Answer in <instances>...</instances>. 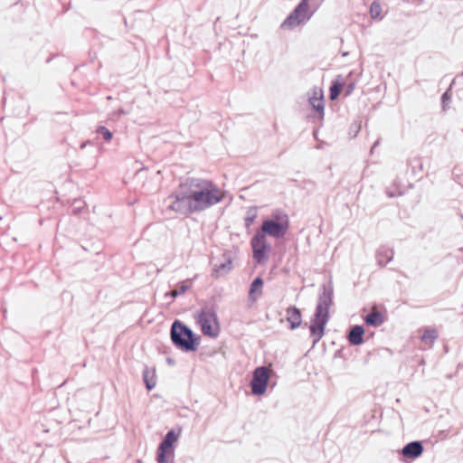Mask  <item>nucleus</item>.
Wrapping results in <instances>:
<instances>
[{
    "mask_svg": "<svg viewBox=\"0 0 463 463\" xmlns=\"http://www.w3.org/2000/svg\"><path fill=\"white\" fill-rule=\"evenodd\" d=\"M181 433V430H175L172 429L167 431L165 436L163 438L162 442L174 446L175 442L177 441Z\"/></svg>",
    "mask_w": 463,
    "mask_h": 463,
    "instance_id": "obj_19",
    "label": "nucleus"
},
{
    "mask_svg": "<svg viewBox=\"0 0 463 463\" xmlns=\"http://www.w3.org/2000/svg\"><path fill=\"white\" fill-rule=\"evenodd\" d=\"M263 284H264V282H263V279H261V277H257L252 280V282L250 286V290H249L250 298H251L252 300H255V298H253V295L256 293L261 294Z\"/></svg>",
    "mask_w": 463,
    "mask_h": 463,
    "instance_id": "obj_18",
    "label": "nucleus"
},
{
    "mask_svg": "<svg viewBox=\"0 0 463 463\" xmlns=\"http://www.w3.org/2000/svg\"><path fill=\"white\" fill-rule=\"evenodd\" d=\"M343 90V84L338 80H334L329 89V98L335 100L338 98Z\"/></svg>",
    "mask_w": 463,
    "mask_h": 463,
    "instance_id": "obj_20",
    "label": "nucleus"
},
{
    "mask_svg": "<svg viewBox=\"0 0 463 463\" xmlns=\"http://www.w3.org/2000/svg\"><path fill=\"white\" fill-rule=\"evenodd\" d=\"M222 262L214 264L212 276L214 278H220L226 275L232 269V261L234 259V253L231 250L224 251L222 255Z\"/></svg>",
    "mask_w": 463,
    "mask_h": 463,
    "instance_id": "obj_9",
    "label": "nucleus"
},
{
    "mask_svg": "<svg viewBox=\"0 0 463 463\" xmlns=\"http://www.w3.org/2000/svg\"><path fill=\"white\" fill-rule=\"evenodd\" d=\"M128 112L125 111L123 109H118L117 111L114 112V115L117 117H119L121 115H126Z\"/></svg>",
    "mask_w": 463,
    "mask_h": 463,
    "instance_id": "obj_25",
    "label": "nucleus"
},
{
    "mask_svg": "<svg viewBox=\"0 0 463 463\" xmlns=\"http://www.w3.org/2000/svg\"><path fill=\"white\" fill-rule=\"evenodd\" d=\"M309 103L313 109L319 114V118L324 117V95L321 89L315 88L313 90V95L309 97Z\"/></svg>",
    "mask_w": 463,
    "mask_h": 463,
    "instance_id": "obj_11",
    "label": "nucleus"
},
{
    "mask_svg": "<svg viewBox=\"0 0 463 463\" xmlns=\"http://www.w3.org/2000/svg\"><path fill=\"white\" fill-rule=\"evenodd\" d=\"M255 218H256L255 214H252L251 216H247L245 218V225H246V227H250L252 224V222H254Z\"/></svg>",
    "mask_w": 463,
    "mask_h": 463,
    "instance_id": "obj_24",
    "label": "nucleus"
},
{
    "mask_svg": "<svg viewBox=\"0 0 463 463\" xmlns=\"http://www.w3.org/2000/svg\"><path fill=\"white\" fill-rule=\"evenodd\" d=\"M96 133L107 142L110 141L113 137V133L105 126H99L96 129Z\"/></svg>",
    "mask_w": 463,
    "mask_h": 463,
    "instance_id": "obj_23",
    "label": "nucleus"
},
{
    "mask_svg": "<svg viewBox=\"0 0 463 463\" xmlns=\"http://www.w3.org/2000/svg\"><path fill=\"white\" fill-rule=\"evenodd\" d=\"M250 245L252 248L253 259L257 263L262 264L269 260L271 245L268 243L264 233H259L257 232L251 238Z\"/></svg>",
    "mask_w": 463,
    "mask_h": 463,
    "instance_id": "obj_7",
    "label": "nucleus"
},
{
    "mask_svg": "<svg viewBox=\"0 0 463 463\" xmlns=\"http://www.w3.org/2000/svg\"><path fill=\"white\" fill-rule=\"evenodd\" d=\"M364 329L361 326H354L349 332V342L353 345H360L363 343V335Z\"/></svg>",
    "mask_w": 463,
    "mask_h": 463,
    "instance_id": "obj_17",
    "label": "nucleus"
},
{
    "mask_svg": "<svg viewBox=\"0 0 463 463\" xmlns=\"http://www.w3.org/2000/svg\"><path fill=\"white\" fill-rule=\"evenodd\" d=\"M420 339L428 347H431L439 336L438 330L434 327H424L420 329Z\"/></svg>",
    "mask_w": 463,
    "mask_h": 463,
    "instance_id": "obj_13",
    "label": "nucleus"
},
{
    "mask_svg": "<svg viewBox=\"0 0 463 463\" xmlns=\"http://www.w3.org/2000/svg\"><path fill=\"white\" fill-rule=\"evenodd\" d=\"M189 287L190 286L186 282H182L175 289L171 290L170 292H167L165 294V297L175 298L178 296L184 294L189 288Z\"/></svg>",
    "mask_w": 463,
    "mask_h": 463,
    "instance_id": "obj_21",
    "label": "nucleus"
},
{
    "mask_svg": "<svg viewBox=\"0 0 463 463\" xmlns=\"http://www.w3.org/2000/svg\"><path fill=\"white\" fill-rule=\"evenodd\" d=\"M321 5V0H301L281 24V28L294 29L311 19Z\"/></svg>",
    "mask_w": 463,
    "mask_h": 463,
    "instance_id": "obj_4",
    "label": "nucleus"
},
{
    "mask_svg": "<svg viewBox=\"0 0 463 463\" xmlns=\"http://www.w3.org/2000/svg\"><path fill=\"white\" fill-rule=\"evenodd\" d=\"M333 303V288L331 285H323L319 294L315 313L309 325L310 337L313 344H317L323 337L326 326L329 320V308Z\"/></svg>",
    "mask_w": 463,
    "mask_h": 463,
    "instance_id": "obj_2",
    "label": "nucleus"
},
{
    "mask_svg": "<svg viewBox=\"0 0 463 463\" xmlns=\"http://www.w3.org/2000/svg\"><path fill=\"white\" fill-rule=\"evenodd\" d=\"M142 376L146 389L148 391L154 389L156 384L155 369L146 366L143 370Z\"/></svg>",
    "mask_w": 463,
    "mask_h": 463,
    "instance_id": "obj_16",
    "label": "nucleus"
},
{
    "mask_svg": "<svg viewBox=\"0 0 463 463\" xmlns=\"http://www.w3.org/2000/svg\"><path fill=\"white\" fill-rule=\"evenodd\" d=\"M337 359V353L335 355V361Z\"/></svg>",
    "mask_w": 463,
    "mask_h": 463,
    "instance_id": "obj_29",
    "label": "nucleus"
},
{
    "mask_svg": "<svg viewBox=\"0 0 463 463\" xmlns=\"http://www.w3.org/2000/svg\"><path fill=\"white\" fill-rule=\"evenodd\" d=\"M286 319L289 323V329L295 330L302 325L301 310L295 307L290 306L286 310Z\"/></svg>",
    "mask_w": 463,
    "mask_h": 463,
    "instance_id": "obj_10",
    "label": "nucleus"
},
{
    "mask_svg": "<svg viewBox=\"0 0 463 463\" xmlns=\"http://www.w3.org/2000/svg\"><path fill=\"white\" fill-rule=\"evenodd\" d=\"M202 333L210 337H217L220 333V326L214 305H205L197 316Z\"/></svg>",
    "mask_w": 463,
    "mask_h": 463,
    "instance_id": "obj_6",
    "label": "nucleus"
},
{
    "mask_svg": "<svg viewBox=\"0 0 463 463\" xmlns=\"http://www.w3.org/2000/svg\"><path fill=\"white\" fill-rule=\"evenodd\" d=\"M223 199L220 188L213 181L200 177H187L168 196L167 208L188 216L203 212Z\"/></svg>",
    "mask_w": 463,
    "mask_h": 463,
    "instance_id": "obj_1",
    "label": "nucleus"
},
{
    "mask_svg": "<svg viewBox=\"0 0 463 463\" xmlns=\"http://www.w3.org/2000/svg\"><path fill=\"white\" fill-rule=\"evenodd\" d=\"M364 321L368 326H380L385 321V313L378 307L373 306Z\"/></svg>",
    "mask_w": 463,
    "mask_h": 463,
    "instance_id": "obj_12",
    "label": "nucleus"
},
{
    "mask_svg": "<svg viewBox=\"0 0 463 463\" xmlns=\"http://www.w3.org/2000/svg\"><path fill=\"white\" fill-rule=\"evenodd\" d=\"M342 55H343V56H347V52H342Z\"/></svg>",
    "mask_w": 463,
    "mask_h": 463,
    "instance_id": "obj_28",
    "label": "nucleus"
},
{
    "mask_svg": "<svg viewBox=\"0 0 463 463\" xmlns=\"http://www.w3.org/2000/svg\"><path fill=\"white\" fill-rule=\"evenodd\" d=\"M370 14L373 19H382L383 18V8L379 2L374 1L371 5L370 7Z\"/></svg>",
    "mask_w": 463,
    "mask_h": 463,
    "instance_id": "obj_22",
    "label": "nucleus"
},
{
    "mask_svg": "<svg viewBox=\"0 0 463 463\" xmlns=\"http://www.w3.org/2000/svg\"><path fill=\"white\" fill-rule=\"evenodd\" d=\"M422 445L418 441L410 442L402 449V455L408 458H415L421 455Z\"/></svg>",
    "mask_w": 463,
    "mask_h": 463,
    "instance_id": "obj_14",
    "label": "nucleus"
},
{
    "mask_svg": "<svg viewBox=\"0 0 463 463\" xmlns=\"http://www.w3.org/2000/svg\"><path fill=\"white\" fill-rule=\"evenodd\" d=\"M269 381V369L266 366L255 368L250 383L252 394L256 396L263 395L267 390Z\"/></svg>",
    "mask_w": 463,
    "mask_h": 463,
    "instance_id": "obj_8",
    "label": "nucleus"
},
{
    "mask_svg": "<svg viewBox=\"0 0 463 463\" xmlns=\"http://www.w3.org/2000/svg\"><path fill=\"white\" fill-rule=\"evenodd\" d=\"M173 345L184 353L195 352L201 343V336L180 320H175L170 328Z\"/></svg>",
    "mask_w": 463,
    "mask_h": 463,
    "instance_id": "obj_3",
    "label": "nucleus"
},
{
    "mask_svg": "<svg viewBox=\"0 0 463 463\" xmlns=\"http://www.w3.org/2000/svg\"><path fill=\"white\" fill-rule=\"evenodd\" d=\"M91 144H92V142H91V141H90V140L85 141V142H82V143L80 144V149H83V148H85L88 145H91Z\"/></svg>",
    "mask_w": 463,
    "mask_h": 463,
    "instance_id": "obj_26",
    "label": "nucleus"
},
{
    "mask_svg": "<svg viewBox=\"0 0 463 463\" xmlns=\"http://www.w3.org/2000/svg\"><path fill=\"white\" fill-rule=\"evenodd\" d=\"M167 363H168V364H174V361H173V359H171V358H167Z\"/></svg>",
    "mask_w": 463,
    "mask_h": 463,
    "instance_id": "obj_27",
    "label": "nucleus"
},
{
    "mask_svg": "<svg viewBox=\"0 0 463 463\" xmlns=\"http://www.w3.org/2000/svg\"><path fill=\"white\" fill-rule=\"evenodd\" d=\"M289 226L288 217L283 212L277 210L271 213L269 219L263 221L261 231L259 233H264V236L269 235L275 239L284 237Z\"/></svg>",
    "mask_w": 463,
    "mask_h": 463,
    "instance_id": "obj_5",
    "label": "nucleus"
},
{
    "mask_svg": "<svg viewBox=\"0 0 463 463\" xmlns=\"http://www.w3.org/2000/svg\"><path fill=\"white\" fill-rule=\"evenodd\" d=\"M174 453V446L160 442L156 450V461L166 463L167 458Z\"/></svg>",
    "mask_w": 463,
    "mask_h": 463,
    "instance_id": "obj_15",
    "label": "nucleus"
}]
</instances>
